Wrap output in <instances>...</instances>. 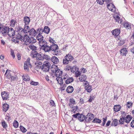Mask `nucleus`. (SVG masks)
I'll list each match as a JSON object with an SVG mask.
<instances>
[{"label": "nucleus", "instance_id": "f257e3e1", "mask_svg": "<svg viewBox=\"0 0 134 134\" xmlns=\"http://www.w3.org/2000/svg\"><path fill=\"white\" fill-rule=\"evenodd\" d=\"M51 70L53 73H55V75L56 77H59L62 74V71L59 69L57 66H53L51 68Z\"/></svg>", "mask_w": 134, "mask_h": 134}, {"label": "nucleus", "instance_id": "f03ea898", "mask_svg": "<svg viewBox=\"0 0 134 134\" xmlns=\"http://www.w3.org/2000/svg\"><path fill=\"white\" fill-rule=\"evenodd\" d=\"M24 42L25 44L26 45L29 44L30 43H33L36 42V40L32 37L29 38V36L26 35L24 37Z\"/></svg>", "mask_w": 134, "mask_h": 134}, {"label": "nucleus", "instance_id": "7ed1b4c3", "mask_svg": "<svg viewBox=\"0 0 134 134\" xmlns=\"http://www.w3.org/2000/svg\"><path fill=\"white\" fill-rule=\"evenodd\" d=\"M50 51H53V53L54 55H57L60 54V51L58 50V47L57 44L54 43L51 45L50 46Z\"/></svg>", "mask_w": 134, "mask_h": 134}, {"label": "nucleus", "instance_id": "20e7f679", "mask_svg": "<svg viewBox=\"0 0 134 134\" xmlns=\"http://www.w3.org/2000/svg\"><path fill=\"white\" fill-rule=\"evenodd\" d=\"M74 59V58L71 54H68L66 55L63 59V63L64 64H67L69 63L70 62L72 61Z\"/></svg>", "mask_w": 134, "mask_h": 134}, {"label": "nucleus", "instance_id": "39448f33", "mask_svg": "<svg viewBox=\"0 0 134 134\" xmlns=\"http://www.w3.org/2000/svg\"><path fill=\"white\" fill-rule=\"evenodd\" d=\"M51 65L48 61H45L42 66L41 69L44 72H47L49 71Z\"/></svg>", "mask_w": 134, "mask_h": 134}, {"label": "nucleus", "instance_id": "423d86ee", "mask_svg": "<svg viewBox=\"0 0 134 134\" xmlns=\"http://www.w3.org/2000/svg\"><path fill=\"white\" fill-rule=\"evenodd\" d=\"M30 59L28 58L26 61L24 63V69L26 71H28L29 70V68H31V65L30 63Z\"/></svg>", "mask_w": 134, "mask_h": 134}, {"label": "nucleus", "instance_id": "0eeeda50", "mask_svg": "<svg viewBox=\"0 0 134 134\" xmlns=\"http://www.w3.org/2000/svg\"><path fill=\"white\" fill-rule=\"evenodd\" d=\"M17 37H14L12 40V41L15 43H18L19 40L21 42H24V37L23 36L21 35L20 34H17L16 35Z\"/></svg>", "mask_w": 134, "mask_h": 134}, {"label": "nucleus", "instance_id": "6e6552de", "mask_svg": "<svg viewBox=\"0 0 134 134\" xmlns=\"http://www.w3.org/2000/svg\"><path fill=\"white\" fill-rule=\"evenodd\" d=\"M75 118H77L81 122L85 120V116L82 114H80L79 113H77L73 115L72 116Z\"/></svg>", "mask_w": 134, "mask_h": 134}, {"label": "nucleus", "instance_id": "1a4fd4ad", "mask_svg": "<svg viewBox=\"0 0 134 134\" xmlns=\"http://www.w3.org/2000/svg\"><path fill=\"white\" fill-rule=\"evenodd\" d=\"M9 30V27L8 26H5L2 28L0 33L2 35L5 36L8 35V30Z\"/></svg>", "mask_w": 134, "mask_h": 134}, {"label": "nucleus", "instance_id": "9d476101", "mask_svg": "<svg viewBox=\"0 0 134 134\" xmlns=\"http://www.w3.org/2000/svg\"><path fill=\"white\" fill-rule=\"evenodd\" d=\"M93 114L91 113H88L86 116H85V121L87 122H88L94 118Z\"/></svg>", "mask_w": 134, "mask_h": 134}, {"label": "nucleus", "instance_id": "9b49d317", "mask_svg": "<svg viewBox=\"0 0 134 134\" xmlns=\"http://www.w3.org/2000/svg\"><path fill=\"white\" fill-rule=\"evenodd\" d=\"M1 94L3 100H7L9 98V93L7 92L3 91L1 93Z\"/></svg>", "mask_w": 134, "mask_h": 134}, {"label": "nucleus", "instance_id": "f8f14e48", "mask_svg": "<svg viewBox=\"0 0 134 134\" xmlns=\"http://www.w3.org/2000/svg\"><path fill=\"white\" fill-rule=\"evenodd\" d=\"M15 35V32L14 29L12 28H9L8 30V35L10 37L14 36Z\"/></svg>", "mask_w": 134, "mask_h": 134}, {"label": "nucleus", "instance_id": "ddd939ff", "mask_svg": "<svg viewBox=\"0 0 134 134\" xmlns=\"http://www.w3.org/2000/svg\"><path fill=\"white\" fill-rule=\"evenodd\" d=\"M40 49L44 51L45 52H49L50 51V46H48L47 44L40 47Z\"/></svg>", "mask_w": 134, "mask_h": 134}, {"label": "nucleus", "instance_id": "4468645a", "mask_svg": "<svg viewBox=\"0 0 134 134\" xmlns=\"http://www.w3.org/2000/svg\"><path fill=\"white\" fill-rule=\"evenodd\" d=\"M96 1L99 4L102 5L104 2H106V3L107 4L110 3L111 0H97Z\"/></svg>", "mask_w": 134, "mask_h": 134}, {"label": "nucleus", "instance_id": "2eb2a0df", "mask_svg": "<svg viewBox=\"0 0 134 134\" xmlns=\"http://www.w3.org/2000/svg\"><path fill=\"white\" fill-rule=\"evenodd\" d=\"M39 43L40 47H41L47 44V42L45 40H44V39L39 41Z\"/></svg>", "mask_w": 134, "mask_h": 134}, {"label": "nucleus", "instance_id": "dca6fc26", "mask_svg": "<svg viewBox=\"0 0 134 134\" xmlns=\"http://www.w3.org/2000/svg\"><path fill=\"white\" fill-rule=\"evenodd\" d=\"M113 17L116 21L118 22L119 23L121 24L122 23V20L119 16L116 15H114Z\"/></svg>", "mask_w": 134, "mask_h": 134}, {"label": "nucleus", "instance_id": "f3484780", "mask_svg": "<svg viewBox=\"0 0 134 134\" xmlns=\"http://www.w3.org/2000/svg\"><path fill=\"white\" fill-rule=\"evenodd\" d=\"M29 24H25L24 28V33H28L30 30V28L29 26Z\"/></svg>", "mask_w": 134, "mask_h": 134}, {"label": "nucleus", "instance_id": "a211bd4d", "mask_svg": "<svg viewBox=\"0 0 134 134\" xmlns=\"http://www.w3.org/2000/svg\"><path fill=\"white\" fill-rule=\"evenodd\" d=\"M112 33L114 36H118L120 33V30L119 29H116L112 31Z\"/></svg>", "mask_w": 134, "mask_h": 134}, {"label": "nucleus", "instance_id": "6ab92c4d", "mask_svg": "<svg viewBox=\"0 0 134 134\" xmlns=\"http://www.w3.org/2000/svg\"><path fill=\"white\" fill-rule=\"evenodd\" d=\"M23 21L25 24H29L30 22L29 18L27 16H25L24 18Z\"/></svg>", "mask_w": 134, "mask_h": 134}, {"label": "nucleus", "instance_id": "aec40b11", "mask_svg": "<svg viewBox=\"0 0 134 134\" xmlns=\"http://www.w3.org/2000/svg\"><path fill=\"white\" fill-rule=\"evenodd\" d=\"M51 61L54 64H57L59 62L58 59L55 56H53L51 58Z\"/></svg>", "mask_w": 134, "mask_h": 134}, {"label": "nucleus", "instance_id": "412c9836", "mask_svg": "<svg viewBox=\"0 0 134 134\" xmlns=\"http://www.w3.org/2000/svg\"><path fill=\"white\" fill-rule=\"evenodd\" d=\"M17 31L18 32V34H20L21 35L23 36V35L24 33V29H23L21 26H18V28Z\"/></svg>", "mask_w": 134, "mask_h": 134}, {"label": "nucleus", "instance_id": "4be33fe9", "mask_svg": "<svg viewBox=\"0 0 134 134\" xmlns=\"http://www.w3.org/2000/svg\"><path fill=\"white\" fill-rule=\"evenodd\" d=\"M74 90L73 87L71 86H68L66 89V91L68 93H72L73 91Z\"/></svg>", "mask_w": 134, "mask_h": 134}, {"label": "nucleus", "instance_id": "5701e85b", "mask_svg": "<svg viewBox=\"0 0 134 134\" xmlns=\"http://www.w3.org/2000/svg\"><path fill=\"white\" fill-rule=\"evenodd\" d=\"M86 79L87 77L84 74H82L80 76L79 79L81 81H85V80Z\"/></svg>", "mask_w": 134, "mask_h": 134}, {"label": "nucleus", "instance_id": "b1692460", "mask_svg": "<svg viewBox=\"0 0 134 134\" xmlns=\"http://www.w3.org/2000/svg\"><path fill=\"white\" fill-rule=\"evenodd\" d=\"M121 54L122 55H126L127 53V49L126 48H123L121 49L120 51Z\"/></svg>", "mask_w": 134, "mask_h": 134}, {"label": "nucleus", "instance_id": "393cba45", "mask_svg": "<svg viewBox=\"0 0 134 134\" xmlns=\"http://www.w3.org/2000/svg\"><path fill=\"white\" fill-rule=\"evenodd\" d=\"M132 118V116L130 115H127L125 119V122L127 123H129Z\"/></svg>", "mask_w": 134, "mask_h": 134}, {"label": "nucleus", "instance_id": "a878e982", "mask_svg": "<svg viewBox=\"0 0 134 134\" xmlns=\"http://www.w3.org/2000/svg\"><path fill=\"white\" fill-rule=\"evenodd\" d=\"M123 25L124 27L128 29H130L131 28V26L130 23L125 22L123 23Z\"/></svg>", "mask_w": 134, "mask_h": 134}, {"label": "nucleus", "instance_id": "bb28decb", "mask_svg": "<svg viewBox=\"0 0 134 134\" xmlns=\"http://www.w3.org/2000/svg\"><path fill=\"white\" fill-rule=\"evenodd\" d=\"M50 29L47 26H45L43 28V32L46 34H48L50 31Z\"/></svg>", "mask_w": 134, "mask_h": 134}, {"label": "nucleus", "instance_id": "cd10ccee", "mask_svg": "<svg viewBox=\"0 0 134 134\" xmlns=\"http://www.w3.org/2000/svg\"><path fill=\"white\" fill-rule=\"evenodd\" d=\"M37 52L36 51H32L31 52L30 56L32 58H34L37 56Z\"/></svg>", "mask_w": 134, "mask_h": 134}, {"label": "nucleus", "instance_id": "c85d7f7f", "mask_svg": "<svg viewBox=\"0 0 134 134\" xmlns=\"http://www.w3.org/2000/svg\"><path fill=\"white\" fill-rule=\"evenodd\" d=\"M74 80L72 77H69L68 78L65 80V83L66 84H69L72 82Z\"/></svg>", "mask_w": 134, "mask_h": 134}, {"label": "nucleus", "instance_id": "c756f323", "mask_svg": "<svg viewBox=\"0 0 134 134\" xmlns=\"http://www.w3.org/2000/svg\"><path fill=\"white\" fill-rule=\"evenodd\" d=\"M29 32L30 35H32L34 36L36 35L37 33V31L33 28L31 29Z\"/></svg>", "mask_w": 134, "mask_h": 134}, {"label": "nucleus", "instance_id": "7c9ffc66", "mask_svg": "<svg viewBox=\"0 0 134 134\" xmlns=\"http://www.w3.org/2000/svg\"><path fill=\"white\" fill-rule=\"evenodd\" d=\"M42 34L40 33H38V35L37 36L36 38L39 41L41 40H42L44 39V37L43 35H42Z\"/></svg>", "mask_w": 134, "mask_h": 134}, {"label": "nucleus", "instance_id": "2f4dec72", "mask_svg": "<svg viewBox=\"0 0 134 134\" xmlns=\"http://www.w3.org/2000/svg\"><path fill=\"white\" fill-rule=\"evenodd\" d=\"M121 108V107L120 105H116L114 106V110L115 112H116L120 111Z\"/></svg>", "mask_w": 134, "mask_h": 134}, {"label": "nucleus", "instance_id": "473e14b6", "mask_svg": "<svg viewBox=\"0 0 134 134\" xmlns=\"http://www.w3.org/2000/svg\"><path fill=\"white\" fill-rule=\"evenodd\" d=\"M3 110L5 112L8 109L9 107V105L6 103L4 104L3 105Z\"/></svg>", "mask_w": 134, "mask_h": 134}, {"label": "nucleus", "instance_id": "72a5a7b5", "mask_svg": "<svg viewBox=\"0 0 134 134\" xmlns=\"http://www.w3.org/2000/svg\"><path fill=\"white\" fill-rule=\"evenodd\" d=\"M118 123L119 122L118 121V120L117 119H115L112 122L111 124V126H116L117 125Z\"/></svg>", "mask_w": 134, "mask_h": 134}, {"label": "nucleus", "instance_id": "f704fd0d", "mask_svg": "<svg viewBox=\"0 0 134 134\" xmlns=\"http://www.w3.org/2000/svg\"><path fill=\"white\" fill-rule=\"evenodd\" d=\"M70 70L71 71L74 73L79 70V68L76 66H74L70 68Z\"/></svg>", "mask_w": 134, "mask_h": 134}, {"label": "nucleus", "instance_id": "c9c22d12", "mask_svg": "<svg viewBox=\"0 0 134 134\" xmlns=\"http://www.w3.org/2000/svg\"><path fill=\"white\" fill-rule=\"evenodd\" d=\"M56 80L57 81L58 83H59L60 85H62L63 84V79L61 77H57L56 78Z\"/></svg>", "mask_w": 134, "mask_h": 134}, {"label": "nucleus", "instance_id": "e433bc0d", "mask_svg": "<svg viewBox=\"0 0 134 134\" xmlns=\"http://www.w3.org/2000/svg\"><path fill=\"white\" fill-rule=\"evenodd\" d=\"M17 22L16 20L13 19H12L10 22V26L13 27H14L15 25V24Z\"/></svg>", "mask_w": 134, "mask_h": 134}, {"label": "nucleus", "instance_id": "4c0bfd02", "mask_svg": "<svg viewBox=\"0 0 134 134\" xmlns=\"http://www.w3.org/2000/svg\"><path fill=\"white\" fill-rule=\"evenodd\" d=\"M85 90H86L89 93L91 92L92 90L91 86L88 85H87V86H86Z\"/></svg>", "mask_w": 134, "mask_h": 134}, {"label": "nucleus", "instance_id": "58836bf2", "mask_svg": "<svg viewBox=\"0 0 134 134\" xmlns=\"http://www.w3.org/2000/svg\"><path fill=\"white\" fill-rule=\"evenodd\" d=\"M70 102L71 103H69L68 104L70 107L72 106L71 104H76V102L75 100L73 98H71L70 99Z\"/></svg>", "mask_w": 134, "mask_h": 134}, {"label": "nucleus", "instance_id": "ea45409f", "mask_svg": "<svg viewBox=\"0 0 134 134\" xmlns=\"http://www.w3.org/2000/svg\"><path fill=\"white\" fill-rule=\"evenodd\" d=\"M1 124L2 126L4 128L6 129L7 127V124L4 120L2 121L1 122Z\"/></svg>", "mask_w": 134, "mask_h": 134}, {"label": "nucleus", "instance_id": "a19ab883", "mask_svg": "<svg viewBox=\"0 0 134 134\" xmlns=\"http://www.w3.org/2000/svg\"><path fill=\"white\" fill-rule=\"evenodd\" d=\"M36 58V59L38 60H43V56H42L41 54L38 53Z\"/></svg>", "mask_w": 134, "mask_h": 134}, {"label": "nucleus", "instance_id": "79ce46f5", "mask_svg": "<svg viewBox=\"0 0 134 134\" xmlns=\"http://www.w3.org/2000/svg\"><path fill=\"white\" fill-rule=\"evenodd\" d=\"M102 122L101 120L99 119L95 118L92 121V122L93 123H100Z\"/></svg>", "mask_w": 134, "mask_h": 134}, {"label": "nucleus", "instance_id": "37998d69", "mask_svg": "<svg viewBox=\"0 0 134 134\" xmlns=\"http://www.w3.org/2000/svg\"><path fill=\"white\" fill-rule=\"evenodd\" d=\"M36 31L38 34L40 33H41V34H43V28L42 27H39L37 29Z\"/></svg>", "mask_w": 134, "mask_h": 134}, {"label": "nucleus", "instance_id": "c03bdc74", "mask_svg": "<svg viewBox=\"0 0 134 134\" xmlns=\"http://www.w3.org/2000/svg\"><path fill=\"white\" fill-rule=\"evenodd\" d=\"M72 107L71 111L73 112V113H75L77 110L78 109V107L77 106H73Z\"/></svg>", "mask_w": 134, "mask_h": 134}, {"label": "nucleus", "instance_id": "a18cd8bd", "mask_svg": "<svg viewBox=\"0 0 134 134\" xmlns=\"http://www.w3.org/2000/svg\"><path fill=\"white\" fill-rule=\"evenodd\" d=\"M29 47L32 50V51H36V46H34L32 44H31L29 46Z\"/></svg>", "mask_w": 134, "mask_h": 134}, {"label": "nucleus", "instance_id": "49530a36", "mask_svg": "<svg viewBox=\"0 0 134 134\" xmlns=\"http://www.w3.org/2000/svg\"><path fill=\"white\" fill-rule=\"evenodd\" d=\"M20 128L21 131L23 133H25L27 131V130L24 127L21 125L20 126Z\"/></svg>", "mask_w": 134, "mask_h": 134}, {"label": "nucleus", "instance_id": "de8ad7c7", "mask_svg": "<svg viewBox=\"0 0 134 134\" xmlns=\"http://www.w3.org/2000/svg\"><path fill=\"white\" fill-rule=\"evenodd\" d=\"M13 126L15 128H17L18 126V123L16 120H15L13 123Z\"/></svg>", "mask_w": 134, "mask_h": 134}, {"label": "nucleus", "instance_id": "09e8293b", "mask_svg": "<svg viewBox=\"0 0 134 134\" xmlns=\"http://www.w3.org/2000/svg\"><path fill=\"white\" fill-rule=\"evenodd\" d=\"M111 2H110V3H109V4L107 5V8L109 10L111 11L112 12H114L115 11V10H114L113 8H111V5L110 4Z\"/></svg>", "mask_w": 134, "mask_h": 134}, {"label": "nucleus", "instance_id": "8fccbe9b", "mask_svg": "<svg viewBox=\"0 0 134 134\" xmlns=\"http://www.w3.org/2000/svg\"><path fill=\"white\" fill-rule=\"evenodd\" d=\"M124 121H125V118L124 117L121 118L120 119L119 121L120 124H124Z\"/></svg>", "mask_w": 134, "mask_h": 134}, {"label": "nucleus", "instance_id": "3c124183", "mask_svg": "<svg viewBox=\"0 0 134 134\" xmlns=\"http://www.w3.org/2000/svg\"><path fill=\"white\" fill-rule=\"evenodd\" d=\"M30 84L31 85L34 86H36L39 84V83L38 82H34L33 81H31L30 83Z\"/></svg>", "mask_w": 134, "mask_h": 134}, {"label": "nucleus", "instance_id": "603ef678", "mask_svg": "<svg viewBox=\"0 0 134 134\" xmlns=\"http://www.w3.org/2000/svg\"><path fill=\"white\" fill-rule=\"evenodd\" d=\"M11 82H13L15 80H16L17 77L16 76H11Z\"/></svg>", "mask_w": 134, "mask_h": 134}, {"label": "nucleus", "instance_id": "864d4df0", "mask_svg": "<svg viewBox=\"0 0 134 134\" xmlns=\"http://www.w3.org/2000/svg\"><path fill=\"white\" fill-rule=\"evenodd\" d=\"M43 59H45L47 60H49L50 59V57L48 55H44L43 56Z\"/></svg>", "mask_w": 134, "mask_h": 134}, {"label": "nucleus", "instance_id": "5fc2aeb1", "mask_svg": "<svg viewBox=\"0 0 134 134\" xmlns=\"http://www.w3.org/2000/svg\"><path fill=\"white\" fill-rule=\"evenodd\" d=\"M68 77V75L67 74H65L62 76V78L63 80H67Z\"/></svg>", "mask_w": 134, "mask_h": 134}, {"label": "nucleus", "instance_id": "6e6d98bb", "mask_svg": "<svg viewBox=\"0 0 134 134\" xmlns=\"http://www.w3.org/2000/svg\"><path fill=\"white\" fill-rule=\"evenodd\" d=\"M75 76L77 77H78L81 74L80 72L78 70H77V71L75 72Z\"/></svg>", "mask_w": 134, "mask_h": 134}, {"label": "nucleus", "instance_id": "4d7b16f0", "mask_svg": "<svg viewBox=\"0 0 134 134\" xmlns=\"http://www.w3.org/2000/svg\"><path fill=\"white\" fill-rule=\"evenodd\" d=\"M42 63L41 62H40L38 63H37V66L38 67L40 68H41L42 66Z\"/></svg>", "mask_w": 134, "mask_h": 134}, {"label": "nucleus", "instance_id": "13d9d810", "mask_svg": "<svg viewBox=\"0 0 134 134\" xmlns=\"http://www.w3.org/2000/svg\"><path fill=\"white\" fill-rule=\"evenodd\" d=\"M132 104V103L130 102H129L127 103V107L130 108L131 107Z\"/></svg>", "mask_w": 134, "mask_h": 134}, {"label": "nucleus", "instance_id": "bf43d9fd", "mask_svg": "<svg viewBox=\"0 0 134 134\" xmlns=\"http://www.w3.org/2000/svg\"><path fill=\"white\" fill-rule=\"evenodd\" d=\"M107 121V119L103 118V122L102 123V125L103 126H104L105 124V122Z\"/></svg>", "mask_w": 134, "mask_h": 134}, {"label": "nucleus", "instance_id": "052dcab7", "mask_svg": "<svg viewBox=\"0 0 134 134\" xmlns=\"http://www.w3.org/2000/svg\"><path fill=\"white\" fill-rule=\"evenodd\" d=\"M23 79L24 80L26 81H29L30 80L29 78H28L27 76H25L23 77Z\"/></svg>", "mask_w": 134, "mask_h": 134}, {"label": "nucleus", "instance_id": "680f3d73", "mask_svg": "<svg viewBox=\"0 0 134 134\" xmlns=\"http://www.w3.org/2000/svg\"><path fill=\"white\" fill-rule=\"evenodd\" d=\"M130 125L132 127H134V118L133 119Z\"/></svg>", "mask_w": 134, "mask_h": 134}, {"label": "nucleus", "instance_id": "e2e57ef3", "mask_svg": "<svg viewBox=\"0 0 134 134\" xmlns=\"http://www.w3.org/2000/svg\"><path fill=\"white\" fill-rule=\"evenodd\" d=\"M94 96H90V99H89L88 101L90 102H92V100L94 99Z\"/></svg>", "mask_w": 134, "mask_h": 134}, {"label": "nucleus", "instance_id": "0e129e2a", "mask_svg": "<svg viewBox=\"0 0 134 134\" xmlns=\"http://www.w3.org/2000/svg\"><path fill=\"white\" fill-rule=\"evenodd\" d=\"M49 40L50 42L53 43V44L54 43V41L51 38L49 37Z\"/></svg>", "mask_w": 134, "mask_h": 134}, {"label": "nucleus", "instance_id": "69168bd1", "mask_svg": "<svg viewBox=\"0 0 134 134\" xmlns=\"http://www.w3.org/2000/svg\"><path fill=\"white\" fill-rule=\"evenodd\" d=\"M50 102L51 105L53 106L55 105V103L54 102L53 100H50Z\"/></svg>", "mask_w": 134, "mask_h": 134}, {"label": "nucleus", "instance_id": "338daca9", "mask_svg": "<svg viewBox=\"0 0 134 134\" xmlns=\"http://www.w3.org/2000/svg\"><path fill=\"white\" fill-rule=\"evenodd\" d=\"M11 55L12 56L13 58H14L15 57V55L14 54V51H11Z\"/></svg>", "mask_w": 134, "mask_h": 134}, {"label": "nucleus", "instance_id": "774afa93", "mask_svg": "<svg viewBox=\"0 0 134 134\" xmlns=\"http://www.w3.org/2000/svg\"><path fill=\"white\" fill-rule=\"evenodd\" d=\"M110 4L111 5V8H113V9L115 10V11L116 8L114 5V4H112L111 3Z\"/></svg>", "mask_w": 134, "mask_h": 134}]
</instances>
